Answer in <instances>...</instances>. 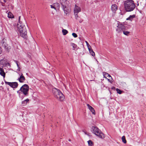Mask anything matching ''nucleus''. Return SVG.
<instances>
[{
    "mask_svg": "<svg viewBox=\"0 0 146 146\" xmlns=\"http://www.w3.org/2000/svg\"><path fill=\"white\" fill-rule=\"evenodd\" d=\"M17 26L19 33L20 36L25 39H27L28 36L27 35V31L25 24L22 22H19L18 23Z\"/></svg>",
    "mask_w": 146,
    "mask_h": 146,
    "instance_id": "1",
    "label": "nucleus"
},
{
    "mask_svg": "<svg viewBox=\"0 0 146 146\" xmlns=\"http://www.w3.org/2000/svg\"><path fill=\"white\" fill-rule=\"evenodd\" d=\"M108 81L110 82L111 83H112L113 82L112 81H111L110 80V79H108Z\"/></svg>",
    "mask_w": 146,
    "mask_h": 146,
    "instance_id": "39",
    "label": "nucleus"
},
{
    "mask_svg": "<svg viewBox=\"0 0 146 146\" xmlns=\"http://www.w3.org/2000/svg\"><path fill=\"white\" fill-rule=\"evenodd\" d=\"M83 131L84 132V133H85V134H86V135L87 134V132H86V131Z\"/></svg>",
    "mask_w": 146,
    "mask_h": 146,
    "instance_id": "40",
    "label": "nucleus"
},
{
    "mask_svg": "<svg viewBox=\"0 0 146 146\" xmlns=\"http://www.w3.org/2000/svg\"><path fill=\"white\" fill-rule=\"evenodd\" d=\"M5 50H6L7 51H9V50L11 49V47L10 46H8V44H6L5 45V46H3Z\"/></svg>",
    "mask_w": 146,
    "mask_h": 146,
    "instance_id": "16",
    "label": "nucleus"
},
{
    "mask_svg": "<svg viewBox=\"0 0 146 146\" xmlns=\"http://www.w3.org/2000/svg\"><path fill=\"white\" fill-rule=\"evenodd\" d=\"M93 50H92V49H91V50H90V51H89L90 53L91 52H93Z\"/></svg>",
    "mask_w": 146,
    "mask_h": 146,
    "instance_id": "41",
    "label": "nucleus"
},
{
    "mask_svg": "<svg viewBox=\"0 0 146 146\" xmlns=\"http://www.w3.org/2000/svg\"><path fill=\"white\" fill-rule=\"evenodd\" d=\"M75 15V17L77 19V18L78 17V13H74Z\"/></svg>",
    "mask_w": 146,
    "mask_h": 146,
    "instance_id": "30",
    "label": "nucleus"
},
{
    "mask_svg": "<svg viewBox=\"0 0 146 146\" xmlns=\"http://www.w3.org/2000/svg\"><path fill=\"white\" fill-rule=\"evenodd\" d=\"M111 9L112 12L115 13L117 9V6L115 4H113L111 6Z\"/></svg>",
    "mask_w": 146,
    "mask_h": 146,
    "instance_id": "9",
    "label": "nucleus"
},
{
    "mask_svg": "<svg viewBox=\"0 0 146 146\" xmlns=\"http://www.w3.org/2000/svg\"><path fill=\"white\" fill-rule=\"evenodd\" d=\"M105 74H106L107 75V76H109V77H110L111 78H112L111 76L108 73H106V72H103V74L104 76L105 75Z\"/></svg>",
    "mask_w": 146,
    "mask_h": 146,
    "instance_id": "26",
    "label": "nucleus"
},
{
    "mask_svg": "<svg viewBox=\"0 0 146 146\" xmlns=\"http://www.w3.org/2000/svg\"><path fill=\"white\" fill-rule=\"evenodd\" d=\"M105 75L104 76H105V75H106V76H107V75L106 74H105Z\"/></svg>",
    "mask_w": 146,
    "mask_h": 146,
    "instance_id": "46",
    "label": "nucleus"
},
{
    "mask_svg": "<svg viewBox=\"0 0 146 146\" xmlns=\"http://www.w3.org/2000/svg\"><path fill=\"white\" fill-rule=\"evenodd\" d=\"M20 82L22 83L25 80V77L23 75L22 73L21 74V75L19 78L17 79Z\"/></svg>",
    "mask_w": 146,
    "mask_h": 146,
    "instance_id": "11",
    "label": "nucleus"
},
{
    "mask_svg": "<svg viewBox=\"0 0 146 146\" xmlns=\"http://www.w3.org/2000/svg\"><path fill=\"white\" fill-rule=\"evenodd\" d=\"M88 49L89 51H90V50L92 49V48H91V46H90L89 47H88Z\"/></svg>",
    "mask_w": 146,
    "mask_h": 146,
    "instance_id": "34",
    "label": "nucleus"
},
{
    "mask_svg": "<svg viewBox=\"0 0 146 146\" xmlns=\"http://www.w3.org/2000/svg\"><path fill=\"white\" fill-rule=\"evenodd\" d=\"M20 18H21V16H19V22L18 23H19V22H21L20 21Z\"/></svg>",
    "mask_w": 146,
    "mask_h": 146,
    "instance_id": "38",
    "label": "nucleus"
},
{
    "mask_svg": "<svg viewBox=\"0 0 146 146\" xmlns=\"http://www.w3.org/2000/svg\"><path fill=\"white\" fill-rule=\"evenodd\" d=\"M14 16L13 14L10 12H9L8 13V17L9 18H13Z\"/></svg>",
    "mask_w": 146,
    "mask_h": 146,
    "instance_id": "19",
    "label": "nucleus"
},
{
    "mask_svg": "<svg viewBox=\"0 0 146 146\" xmlns=\"http://www.w3.org/2000/svg\"><path fill=\"white\" fill-rule=\"evenodd\" d=\"M124 6L125 11L127 12L133 11L135 7L134 1L132 0H127L125 1Z\"/></svg>",
    "mask_w": 146,
    "mask_h": 146,
    "instance_id": "2",
    "label": "nucleus"
},
{
    "mask_svg": "<svg viewBox=\"0 0 146 146\" xmlns=\"http://www.w3.org/2000/svg\"><path fill=\"white\" fill-rule=\"evenodd\" d=\"M50 7H51V8H54V9H56L55 7H54V6H53V5H51Z\"/></svg>",
    "mask_w": 146,
    "mask_h": 146,
    "instance_id": "33",
    "label": "nucleus"
},
{
    "mask_svg": "<svg viewBox=\"0 0 146 146\" xmlns=\"http://www.w3.org/2000/svg\"><path fill=\"white\" fill-rule=\"evenodd\" d=\"M116 90L117 93L119 94H121L122 93V91L118 88H116Z\"/></svg>",
    "mask_w": 146,
    "mask_h": 146,
    "instance_id": "25",
    "label": "nucleus"
},
{
    "mask_svg": "<svg viewBox=\"0 0 146 146\" xmlns=\"http://www.w3.org/2000/svg\"><path fill=\"white\" fill-rule=\"evenodd\" d=\"M14 61L16 64L17 66L19 67V65L18 64L19 62L15 60H14Z\"/></svg>",
    "mask_w": 146,
    "mask_h": 146,
    "instance_id": "28",
    "label": "nucleus"
},
{
    "mask_svg": "<svg viewBox=\"0 0 146 146\" xmlns=\"http://www.w3.org/2000/svg\"><path fill=\"white\" fill-rule=\"evenodd\" d=\"M61 5L62 6V9L63 10L65 13L66 14L69 11V9L66 6L65 3H61Z\"/></svg>",
    "mask_w": 146,
    "mask_h": 146,
    "instance_id": "7",
    "label": "nucleus"
},
{
    "mask_svg": "<svg viewBox=\"0 0 146 146\" xmlns=\"http://www.w3.org/2000/svg\"><path fill=\"white\" fill-rule=\"evenodd\" d=\"M117 25H118L116 28V31L118 33L121 34L125 29L127 30V27L123 24L121 23H118Z\"/></svg>",
    "mask_w": 146,
    "mask_h": 146,
    "instance_id": "4",
    "label": "nucleus"
},
{
    "mask_svg": "<svg viewBox=\"0 0 146 146\" xmlns=\"http://www.w3.org/2000/svg\"><path fill=\"white\" fill-rule=\"evenodd\" d=\"M95 134L99 138L102 139H103L105 137L104 134L100 129L96 131Z\"/></svg>",
    "mask_w": 146,
    "mask_h": 146,
    "instance_id": "8",
    "label": "nucleus"
},
{
    "mask_svg": "<svg viewBox=\"0 0 146 146\" xmlns=\"http://www.w3.org/2000/svg\"><path fill=\"white\" fill-rule=\"evenodd\" d=\"M17 92L19 94V97L21 98L22 99H23L24 97V95H25L22 92H21V91H20L19 90H18Z\"/></svg>",
    "mask_w": 146,
    "mask_h": 146,
    "instance_id": "13",
    "label": "nucleus"
},
{
    "mask_svg": "<svg viewBox=\"0 0 146 146\" xmlns=\"http://www.w3.org/2000/svg\"><path fill=\"white\" fill-rule=\"evenodd\" d=\"M80 11L81 9L80 7H78L76 5H75L74 9V13H78Z\"/></svg>",
    "mask_w": 146,
    "mask_h": 146,
    "instance_id": "10",
    "label": "nucleus"
},
{
    "mask_svg": "<svg viewBox=\"0 0 146 146\" xmlns=\"http://www.w3.org/2000/svg\"><path fill=\"white\" fill-rule=\"evenodd\" d=\"M52 92L54 96L58 100L63 101L64 99V96L62 93L58 89L56 88L52 89Z\"/></svg>",
    "mask_w": 146,
    "mask_h": 146,
    "instance_id": "3",
    "label": "nucleus"
},
{
    "mask_svg": "<svg viewBox=\"0 0 146 146\" xmlns=\"http://www.w3.org/2000/svg\"><path fill=\"white\" fill-rule=\"evenodd\" d=\"M72 35L74 38H76L77 37V34L75 33H72Z\"/></svg>",
    "mask_w": 146,
    "mask_h": 146,
    "instance_id": "27",
    "label": "nucleus"
},
{
    "mask_svg": "<svg viewBox=\"0 0 146 146\" xmlns=\"http://www.w3.org/2000/svg\"><path fill=\"white\" fill-rule=\"evenodd\" d=\"M85 42H86V45H87V46L88 48V47H89L90 46V45L88 43V42L87 41H86Z\"/></svg>",
    "mask_w": 146,
    "mask_h": 146,
    "instance_id": "31",
    "label": "nucleus"
},
{
    "mask_svg": "<svg viewBox=\"0 0 146 146\" xmlns=\"http://www.w3.org/2000/svg\"><path fill=\"white\" fill-rule=\"evenodd\" d=\"M2 52L1 48L0 47V54H1Z\"/></svg>",
    "mask_w": 146,
    "mask_h": 146,
    "instance_id": "37",
    "label": "nucleus"
},
{
    "mask_svg": "<svg viewBox=\"0 0 146 146\" xmlns=\"http://www.w3.org/2000/svg\"><path fill=\"white\" fill-rule=\"evenodd\" d=\"M90 54L93 56H94L95 55L94 52L93 51L90 53Z\"/></svg>",
    "mask_w": 146,
    "mask_h": 146,
    "instance_id": "29",
    "label": "nucleus"
},
{
    "mask_svg": "<svg viewBox=\"0 0 146 146\" xmlns=\"http://www.w3.org/2000/svg\"><path fill=\"white\" fill-rule=\"evenodd\" d=\"M121 139L122 142L124 143H126L127 141L125 139V136H123L121 138Z\"/></svg>",
    "mask_w": 146,
    "mask_h": 146,
    "instance_id": "21",
    "label": "nucleus"
},
{
    "mask_svg": "<svg viewBox=\"0 0 146 146\" xmlns=\"http://www.w3.org/2000/svg\"><path fill=\"white\" fill-rule=\"evenodd\" d=\"M87 106L88 107V108L89 110L92 112V114L95 115V111L94 108L91 106L89 104H88Z\"/></svg>",
    "mask_w": 146,
    "mask_h": 146,
    "instance_id": "12",
    "label": "nucleus"
},
{
    "mask_svg": "<svg viewBox=\"0 0 146 146\" xmlns=\"http://www.w3.org/2000/svg\"><path fill=\"white\" fill-rule=\"evenodd\" d=\"M18 67V70L19 71H20V70L21 69V68L19 66V67Z\"/></svg>",
    "mask_w": 146,
    "mask_h": 146,
    "instance_id": "36",
    "label": "nucleus"
},
{
    "mask_svg": "<svg viewBox=\"0 0 146 146\" xmlns=\"http://www.w3.org/2000/svg\"><path fill=\"white\" fill-rule=\"evenodd\" d=\"M3 70H3V68L0 67V72H2V71H3Z\"/></svg>",
    "mask_w": 146,
    "mask_h": 146,
    "instance_id": "35",
    "label": "nucleus"
},
{
    "mask_svg": "<svg viewBox=\"0 0 146 146\" xmlns=\"http://www.w3.org/2000/svg\"><path fill=\"white\" fill-rule=\"evenodd\" d=\"M80 23H81V21H80Z\"/></svg>",
    "mask_w": 146,
    "mask_h": 146,
    "instance_id": "50",
    "label": "nucleus"
},
{
    "mask_svg": "<svg viewBox=\"0 0 146 146\" xmlns=\"http://www.w3.org/2000/svg\"><path fill=\"white\" fill-rule=\"evenodd\" d=\"M89 146H93V144L92 141L91 140H89L88 141Z\"/></svg>",
    "mask_w": 146,
    "mask_h": 146,
    "instance_id": "24",
    "label": "nucleus"
},
{
    "mask_svg": "<svg viewBox=\"0 0 146 146\" xmlns=\"http://www.w3.org/2000/svg\"><path fill=\"white\" fill-rule=\"evenodd\" d=\"M5 64V65L6 66H10V64L9 63H5V64Z\"/></svg>",
    "mask_w": 146,
    "mask_h": 146,
    "instance_id": "32",
    "label": "nucleus"
},
{
    "mask_svg": "<svg viewBox=\"0 0 146 146\" xmlns=\"http://www.w3.org/2000/svg\"><path fill=\"white\" fill-rule=\"evenodd\" d=\"M73 48H75L74 46H73Z\"/></svg>",
    "mask_w": 146,
    "mask_h": 146,
    "instance_id": "47",
    "label": "nucleus"
},
{
    "mask_svg": "<svg viewBox=\"0 0 146 146\" xmlns=\"http://www.w3.org/2000/svg\"><path fill=\"white\" fill-rule=\"evenodd\" d=\"M5 84L9 85L10 87L13 88H17L18 86V83L17 82H11L5 81Z\"/></svg>",
    "mask_w": 146,
    "mask_h": 146,
    "instance_id": "6",
    "label": "nucleus"
},
{
    "mask_svg": "<svg viewBox=\"0 0 146 146\" xmlns=\"http://www.w3.org/2000/svg\"><path fill=\"white\" fill-rule=\"evenodd\" d=\"M114 88L115 89V87H114V88Z\"/></svg>",
    "mask_w": 146,
    "mask_h": 146,
    "instance_id": "49",
    "label": "nucleus"
},
{
    "mask_svg": "<svg viewBox=\"0 0 146 146\" xmlns=\"http://www.w3.org/2000/svg\"><path fill=\"white\" fill-rule=\"evenodd\" d=\"M73 45H75V44H74V43H73Z\"/></svg>",
    "mask_w": 146,
    "mask_h": 146,
    "instance_id": "48",
    "label": "nucleus"
},
{
    "mask_svg": "<svg viewBox=\"0 0 146 146\" xmlns=\"http://www.w3.org/2000/svg\"><path fill=\"white\" fill-rule=\"evenodd\" d=\"M135 15H130L129 17L128 18H127L126 20H129L131 21H132V20H133V19L135 18Z\"/></svg>",
    "mask_w": 146,
    "mask_h": 146,
    "instance_id": "18",
    "label": "nucleus"
},
{
    "mask_svg": "<svg viewBox=\"0 0 146 146\" xmlns=\"http://www.w3.org/2000/svg\"><path fill=\"white\" fill-rule=\"evenodd\" d=\"M29 100L27 99L22 102V104L23 106H24L27 104V103L29 102Z\"/></svg>",
    "mask_w": 146,
    "mask_h": 146,
    "instance_id": "17",
    "label": "nucleus"
},
{
    "mask_svg": "<svg viewBox=\"0 0 146 146\" xmlns=\"http://www.w3.org/2000/svg\"><path fill=\"white\" fill-rule=\"evenodd\" d=\"M92 132L95 134L96 131L98 130L99 129L96 127L93 126L92 127Z\"/></svg>",
    "mask_w": 146,
    "mask_h": 146,
    "instance_id": "15",
    "label": "nucleus"
},
{
    "mask_svg": "<svg viewBox=\"0 0 146 146\" xmlns=\"http://www.w3.org/2000/svg\"><path fill=\"white\" fill-rule=\"evenodd\" d=\"M123 34L126 36H128L129 35L130 32L128 31L127 27V30H124L123 31Z\"/></svg>",
    "mask_w": 146,
    "mask_h": 146,
    "instance_id": "14",
    "label": "nucleus"
},
{
    "mask_svg": "<svg viewBox=\"0 0 146 146\" xmlns=\"http://www.w3.org/2000/svg\"><path fill=\"white\" fill-rule=\"evenodd\" d=\"M1 42L3 47L4 46H5V45L7 44L6 40L5 39H3L2 40Z\"/></svg>",
    "mask_w": 146,
    "mask_h": 146,
    "instance_id": "20",
    "label": "nucleus"
},
{
    "mask_svg": "<svg viewBox=\"0 0 146 146\" xmlns=\"http://www.w3.org/2000/svg\"><path fill=\"white\" fill-rule=\"evenodd\" d=\"M90 133H88V134L87 133V135H88V136H90Z\"/></svg>",
    "mask_w": 146,
    "mask_h": 146,
    "instance_id": "42",
    "label": "nucleus"
},
{
    "mask_svg": "<svg viewBox=\"0 0 146 146\" xmlns=\"http://www.w3.org/2000/svg\"><path fill=\"white\" fill-rule=\"evenodd\" d=\"M56 4L57 5H59V4L58 3H56Z\"/></svg>",
    "mask_w": 146,
    "mask_h": 146,
    "instance_id": "44",
    "label": "nucleus"
},
{
    "mask_svg": "<svg viewBox=\"0 0 146 146\" xmlns=\"http://www.w3.org/2000/svg\"><path fill=\"white\" fill-rule=\"evenodd\" d=\"M68 140L70 141H71V140L70 139H69Z\"/></svg>",
    "mask_w": 146,
    "mask_h": 146,
    "instance_id": "45",
    "label": "nucleus"
},
{
    "mask_svg": "<svg viewBox=\"0 0 146 146\" xmlns=\"http://www.w3.org/2000/svg\"><path fill=\"white\" fill-rule=\"evenodd\" d=\"M0 74L1 76H3L4 78L5 77V72H4V70H3V71H2V72H0Z\"/></svg>",
    "mask_w": 146,
    "mask_h": 146,
    "instance_id": "23",
    "label": "nucleus"
},
{
    "mask_svg": "<svg viewBox=\"0 0 146 146\" xmlns=\"http://www.w3.org/2000/svg\"><path fill=\"white\" fill-rule=\"evenodd\" d=\"M6 0H3V1L5 2V3H6Z\"/></svg>",
    "mask_w": 146,
    "mask_h": 146,
    "instance_id": "43",
    "label": "nucleus"
},
{
    "mask_svg": "<svg viewBox=\"0 0 146 146\" xmlns=\"http://www.w3.org/2000/svg\"><path fill=\"white\" fill-rule=\"evenodd\" d=\"M29 90V86L27 84H25L19 90L23 93L25 96H27L28 94Z\"/></svg>",
    "mask_w": 146,
    "mask_h": 146,
    "instance_id": "5",
    "label": "nucleus"
},
{
    "mask_svg": "<svg viewBox=\"0 0 146 146\" xmlns=\"http://www.w3.org/2000/svg\"><path fill=\"white\" fill-rule=\"evenodd\" d=\"M62 31L63 35H66L68 33V31L67 30L64 29H63L62 30Z\"/></svg>",
    "mask_w": 146,
    "mask_h": 146,
    "instance_id": "22",
    "label": "nucleus"
}]
</instances>
